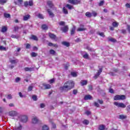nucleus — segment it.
Returning <instances> with one entry per match:
<instances>
[{
    "mask_svg": "<svg viewBox=\"0 0 130 130\" xmlns=\"http://www.w3.org/2000/svg\"><path fill=\"white\" fill-rule=\"evenodd\" d=\"M75 86V82L72 80H69L64 84L63 86L60 87V91L62 92H68L69 90H71Z\"/></svg>",
    "mask_w": 130,
    "mask_h": 130,
    "instance_id": "nucleus-1",
    "label": "nucleus"
},
{
    "mask_svg": "<svg viewBox=\"0 0 130 130\" xmlns=\"http://www.w3.org/2000/svg\"><path fill=\"white\" fill-rule=\"evenodd\" d=\"M114 105H115V106H117V107L120 108H125L126 106L125 105H124V104L122 103H118V102H115L114 103Z\"/></svg>",
    "mask_w": 130,
    "mask_h": 130,
    "instance_id": "nucleus-2",
    "label": "nucleus"
},
{
    "mask_svg": "<svg viewBox=\"0 0 130 130\" xmlns=\"http://www.w3.org/2000/svg\"><path fill=\"white\" fill-rule=\"evenodd\" d=\"M20 120L21 122H27L28 121V117L27 116H21L20 117Z\"/></svg>",
    "mask_w": 130,
    "mask_h": 130,
    "instance_id": "nucleus-3",
    "label": "nucleus"
},
{
    "mask_svg": "<svg viewBox=\"0 0 130 130\" xmlns=\"http://www.w3.org/2000/svg\"><path fill=\"white\" fill-rule=\"evenodd\" d=\"M68 3H69V4H72V5H78V4H80V1L68 0Z\"/></svg>",
    "mask_w": 130,
    "mask_h": 130,
    "instance_id": "nucleus-4",
    "label": "nucleus"
},
{
    "mask_svg": "<svg viewBox=\"0 0 130 130\" xmlns=\"http://www.w3.org/2000/svg\"><path fill=\"white\" fill-rule=\"evenodd\" d=\"M84 24H81L80 25V27H79L77 29V31L78 32H81V31H85L86 30V28L84 27Z\"/></svg>",
    "mask_w": 130,
    "mask_h": 130,
    "instance_id": "nucleus-5",
    "label": "nucleus"
},
{
    "mask_svg": "<svg viewBox=\"0 0 130 130\" xmlns=\"http://www.w3.org/2000/svg\"><path fill=\"white\" fill-rule=\"evenodd\" d=\"M39 122V120L37 118V117H34L31 120V122L34 124H36V123H38Z\"/></svg>",
    "mask_w": 130,
    "mask_h": 130,
    "instance_id": "nucleus-6",
    "label": "nucleus"
},
{
    "mask_svg": "<svg viewBox=\"0 0 130 130\" xmlns=\"http://www.w3.org/2000/svg\"><path fill=\"white\" fill-rule=\"evenodd\" d=\"M43 87H44V89L45 90H47V89H50L51 88V85H50V84H47V83H43Z\"/></svg>",
    "mask_w": 130,
    "mask_h": 130,
    "instance_id": "nucleus-7",
    "label": "nucleus"
},
{
    "mask_svg": "<svg viewBox=\"0 0 130 130\" xmlns=\"http://www.w3.org/2000/svg\"><path fill=\"white\" fill-rule=\"evenodd\" d=\"M18 114V113L15 111H11L9 112L10 116H16Z\"/></svg>",
    "mask_w": 130,
    "mask_h": 130,
    "instance_id": "nucleus-8",
    "label": "nucleus"
},
{
    "mask_svg": "<svg viewBox=\"0 0 130 130\" xmlns=\"http://www.w3.org/2000/svg\"><path fill=\"white\" fill-rule=\"evenodd\" d=\"M9 61L12 64H15L17 63V62H19V60H18L17 59H10Z\"/></svg>",
    "mask_w": 130,
    "mask_h": 130,
    "instance_id": "nucleus-9",
    "label": "nucleus"
},
{
    "mask_svg": "<svg viewBox=\"0 0 130 130\" xmlns=\"http://www.w3.org/2000/svg\"><path fill=\"white\" fill-rule=\"evenodd\" d=\"M61 30H62V31L64 32V33H66V32H68V31L69 30V26H68V25H66L63 27H61Z\"/></svg>",
    "mask_w": 130,
    "mask_h": 130,
    "instance_id": "nucleus-10",
    "label": "nucleus"
},
{
    "mask_svg": "<svg viewBox=\"0 0 130 130\" xmlns=\"http://www.w3.org/2000/svg\"><path fill=\"white\" fill-rule=\"evenodd\" d=\"M22 125H21V124H19V125H16V126H15V130H22Z\"/></svg>",
    "mask_w": 130,
    "mask_h": 130,
    "instance_id": "nucleus-11",
    "label": "nucleus"
},
{
    "mask_svg": "<svg viewBox=\"0 0 130 130\" xmlns=\"http://www.w3.org/2000/svg\"><path fill=\"white\" fill-rule=\"evenodd\" d=\"M48 35L50 38H51V39H53L54 40H55V39H56V36H55V35H54V34L50 32Z\"/></svg>",
    "mask_w": 130,
    "mask_h": 130,
    "instance_id": "nucleus-12",
    "label": "nucleus"
},
{
    "mask_svg": "<svg viewBox=\"0 0 130 130\" xmlns=\"http://www.w3.org/2000/svg\"><path fill=\"white\" fill-rule=\"evenodd\" d=\"M90 99H92V96L91 95L87 94L84 96V100H90Z\"/></svg>",
    "mask_w": 130,
    "mask_h": 130,
    "instance_id": "nucleus-13",
    "label": "nucleus"
},
{
    "mask_svg": "<svg viewBox=\"0 0 130 130\" xmlns=\"http://www.w3.org/2000/svg\"><path fill=\"white\" fill-rule=\"evenodd\" d=\"M87 83H88V81H87V80H81L80 82V84L81 86H85L87 85Z\"/></svg>",
    "mask_w": 130,
    "mask_h": 130,
    "instance_id": "nucleus-14",
    "label": "nucleus"
},
{
    "mask_svg": "<svg viewBox=\"0 0 130 130\" xmlns=\"http://www.w3.org/2000/svg\"><path fill=\"white\" fill-rule=\"evenodd\" d=\"M30 19V15L27 14L23 16V21H27Z\"/></svg>",
    "mask_w": 130,
    "mask_h": 130,
    "instance_id": "nucleus-15",
    "label": "nucleus"
},
{
    "mask_svg": "<svg viewBox=\"0 0 130 130\" xmlns=\"http://www.w3.org/2000/svg\"><path fill=\"white\" fill-rule=\"evenodd\" d=\"M34 69L31 68L26 67V68H24V70L25 71V72H32V71H34Z\"/></svg>",
    "mask_w": 130,
    "mask_h": 130,
    "instance_id": "nucleus-16",
    "label": "nucleus"
},
{
    "mask_svg": "<svg viewBox=\"0 0 130 130\" xmlns=\"http://www.w3.org/2000/svg\"><path fill=\"white\" fill-rule=\"evenodd\" d=\"M99 130H105V125H100L99 126Z\"/></svg>",
    "mask_w": 130,
    "mask_h": 130,
    "instance_id": "nucleus-17",
    "label": "nucleus"
},
{
    "mask_svg": "<svg viewBox=\"0 0 130 130\" xmlns=\"http://www.w3.org/2000/svg\"><path fill=\"white\" fill-rule=\"evenodd\" d=\"M62 44L64 45V46H67V47H69V46H70V43L68 42H62Z\"/></svg>",
    "mask_w": 130,
    "mask_h": 130,
    "instance_id": "nucleus-18",
    "label": "nucleus"
},
{
    "mask_svg": "<svg viewBox=\"0 0 130 130\" xmlns=\"http://www.w3.org/2000/svg\"><path fill=\"white\" fill-rule=\"evenodd\" d=\"M7 30L8 28H7V26H3L2 27L1 31L3 32V33H5V32H7Z\"/></svg>",
    "mask_w": 130,
    "mask_h": 130,
    "instance_id": "nucleus-19",
    "label": "nucleus"
},
{
    "mask_svg": "<svg viewBox=\"0 0 130 130\" xmlns=\"http://www.w3.org/2000/svg\"><path fill=\"white\" fill-rule=\"evenodd\" d=\"M48 13L49 16H51V17L54 16V14H53V13H52V12H51L50 11V10L48 9Z\"/></svg>",
    "mask_w": 130,
    "mask_h": 130,
    "instance_id": "nucleus-20",
    "label": "nucleus"
},
{
    "mask_svg": "<svg viewBox=\"0 0 130 130\" xmlns=\"http://www.w3.org/2000/svg\"><path fill=\"white\" fill-rule=\"evenodd\" d=\"M108 41H110L111 42H116V40L112 38H108Z\"/></svg>",
    "mask_w": 130,
    "mask_h": 130,
    "instance_id": "nucleus-21",
    "label": "nucleus"
},
{
    "mask_svg": "<svg viewBox=\"0 0 130 130\" xmlns=\"http://www.w3.org/2000/svg\"><path fill=\"white\" fill-rule=\"evenodd\" d=\"M119 118L120 119H125V118H126V116L124 115H120L119 116Z\"/></svg>",
    "mask_w": 130,
    "mask_h": 130,
    "instance_id": "nucleus-22",
    "label": "nucleus"
},
{
    "mask_svg": "<svg viewBox=\"0 0 130 130\" xmlns=\"http://www.w3.org/2000/svg\"><path fill=\"white\" fill-rule=\"evenodd\" d=\"M89 122H90L89 121V120H88L87 119H85L83 121V124H85V125H88V124H89Z\"/></svg>",
    "mask_w": 130,
    "mask_h": 130,
    "instance_id": "nucleus-23",
    "label": "nucleus"
},
{
    "mask_svg": "<svg viewBox=\"0 0 130 130\" xmlns=\"http://www.w3.org/2000/svg\"><path fill=\"white\" fill-rule=\"evenodd\" d=\"M75 31H76V26H74L71 30V35L75 34Z\"/></svg>",
    "mask_w": 130,
    "mask_h": 130,
    "instance_id": "nucleus-24",
    "label": "nucleus"
},
{
    "mask_svg": "<svg viewBox=\"0 0 130 130\" xmlns=\"http://www.w3.org/2000/svg\"><path fill=\"white\" fill-rule=\"evenodd\" d=\"M31 39H32V40H35V41H38V38L36 37V36L32 35L31 37Z\"/></svg>",
    "mask_w": 130,
    "mask_h": 130,
    "instance_id": "nucleus-25",
    "label": "nucleus"
},
{
    "mask_svg": "<svg viewBox=\"0 0 130 130\" xmlns=\"http://www.w3.org/2000/svg\"><path fill=\"white\" fill-rule=\"evenodd\" d=\"M119 100H124L125 99V95H119Z\"/></svg>",
    "mask_w": 130,
    "mask_h": 130,
    "instance_id": "nucleus-26",
    "label": "nucleus"
},
{
    "mask_svg": "<svg viewBox=\"0 0 130 130\" xmlns=\"http://www.w3.org/2000/svg\"><path fill=\"white\" fill-rule=\"evenodd\" d=\"M119 24L117 22H113L112 23V25L115 27L116 28V27H118V25Z\"/></svg>",
    "mask_w": 130,
    "mask_h": 130,
    "instance_id": "nucleus-27",
    "label": "nucleus"
},
{
    "mask_svg": "<svg viewBox=\"0 0 130 130\" xmlns=\"http://www.w3.org/2000/svg\"><path fill=\"white\" fill-rule=\"evenodd\" d=\"M62 11H63V13L65 14V15H68V14H69V12L68 11V10H67L65 7L63 8Z\"/></svg>",
    "mask_w": 130,
    "mask_h": 130,
    "instance_id": "nucleus-28",
    "label": "nucleus"
},
{
    "mask_svg": "<svg viewBox=\"0 0 130 130\" xmlns=\"http://www.w3.org/2000/svg\"><path fill=\"white\" fill-rule=\"evenodd\" d=\"M47 5L49 6V7H50V8H52L53 6V4L51 1H48Z\"/></svg>",
    "mask_w": 130,
    "mask_h": 130,
    "instance_id": "nucleus-29",
    "label": "nucleus"
},
{
    "mask_svg": "<svg viewBox=\"0 0 130 130\" xmlns=\"http://www.w3.org/2000/svg\"><path fill=\"white\" fill-rule=\"evenodd\" d=\"M85 16H86V17L88 18H91V17H92V14L91 13L87 12L85 13Z\"/></svg>",
    "mask_w": 130,
    "mask_h": 130,
    "instance_id": "nucleus-30",
    "label": "nucleus"
},
{
    "mask_svg": "<svg viewBox=\"0 0 130 130\" xmlns=\"http://www.w3.org/2000/svg\"><path fill=\"white\" fill-rule=\"evenodd\" d=\"M83 57L84 58L88 59V58H89V55L88 54V53H85L83 55Z\"/></svg>",
    "mask_w": 130,
    "mask_h": 130,
    "instance_id": "nucleus-31",
    "label": "nucleus"
},
{
    "mask_svg": "<svg viewBox=\"0 0 130 130\" xmlns=\"http://www.w3.org/2000/svg\"><path fill=\"white\" fill-rule=\"evenodd\" d=\"M42 28L43 30H47V29H48V27H47V25H46V24H43L42 26Z\"/></svg>",
    "mask_w": 130,
    "mask_h": 130,
    "instance_id": "nucleus-32",
    "label": "nucleus"
},
{
    "mask_svg": "<svg viewBox=\"0 0 130 130\" xmlns=\"http://www.w3.org/2000/svg\"><path fill=\"white\" fill-rule=\"evenodd\" d=\"M49 127L48 126L46 125H44L42 126V129L43 130H48L49 129Z\"/></svg>",
    "mask_w": 130,
    "mask_h": 130,
    "instance_id": "nucleus-33",
    "label": "nucleus"
},
{
    "mask_svg": "<svg viewBox=\"0 0 130 130\" xmlns=\"http://www.w3.org/2000/svg\"><path fill=\"white\" fill-rule=\"evenodd\" d=\"M36 16H37L39 18V19H44V17H43V15L40 13L37 14Z\"/></svg>",
    "mask_w": 130,
    "mask_h": 130,
    "instance_id": "nucleus-34",
    "label": "nucleus"
},
{
    "mask_svg": "<svg viewBox=\"0 0 130 130\" xmlns=\"http://www.w3.org/2000/svg\"><path fill=\"white\" fill-rule=\"evenodd\" d=\"M71 76L74 77H76L78 76V73L76 72H71Z\"/></svg>",
    "mask_w": 130,
    "mask_h": 130,
    "instance_id": "nucleus-35",
    "label": "nucleus"
},
{
    "mask_svg": "<svg viewBox=\"0 0 130 130\" xmlns=\"http://www.w3.org/2000/svg\"><path fill=\"white\" fill-rule=\"evenodd\" d=\"M65 24H66V22L64 21H60L59 22V25L60 26H64Z\"/></svg>",
    "mask_w": 130,
    "mask_h": 130,
    "instance_id": "nucleus-36",
    "label": "nucleus"
},
{
    "mask_svg": "<svg viewBox=\"0 0 130 130\" xmlns=\"http://www.w3.org/2000/svg\"><path fill=\"white\" fill-rule=\"evenodd\" d=\"M49 52H50V54H52L53 55H54V54H55V53H56L55 51L53 50V49L50 50Z\"/></svg>",
    "mask_w": 130,
    "mask_h": 130,
    "instance_id": "nucleus-37",
    "label": "nucleus"
},
{
    "mask_svg": "<svg viewBox=\"0 0 130 130\" xmlns=\"http://www.w3.org/2000/svg\"><path fill=\"white\" fill-rule=\"evenodd\" d=\"M0 50H4V51H6V50H7V48L3 46H1Z\"/></svg>",
    "mask_w": 130,
    "mask_h": 130,
    "instance_id": "nucleus-38",
    "label": "nucleus"
},
{
    "mask_svg": "<svg viewBox=\"0 0 130 130\" xmlns=\"http://www.w3.org/2000/svg\"><path fill=\"white\" fill-rule=\"evenodd\" d=\"M114 100H119V95H116L114 97Z\"/></svg>",
    "mask_w": 130,
    "mask_h": 130,
    "instance_id": "nucleus-39",
    "label": "nucleus"
},
{
    "mask_svg": "<svg viewBox=\"0 0 130 130\" xmlns=\"http://www.w3.org/2000/svg\"><path fill=\"white\" fill-rule=\"evenodd\" d=\"M31 55L32 56V57H36V56H37V53L35 52H32L31 53Z\"/></svg>",
    "mask_w": 130,
    "mask_h": 130,
    "instance_id": "nucleus-40",
    "label": "nucleus"
},
{
    "mask_svg": "<svg viewBox=\"0 0 130 130\" xmlns=\"http://www.w3.org/2000/svg\"><path fill=\"white\" fill-rule=\"evenodd\" d=\"M4 17L5 18H10L11 15H10V14L5 13V14H4Z\"/></svg>",
    "mask_w": 130,
    "mask_h": 130,
    "instance_id": "nucleus-41",
    "label": "nucleus"
},
{
    "mask_svg": "<svg viewBox=\"0 0 130 130\" xmlns=\"http://www.w3.org/2000/svg\"><path fill=\"white\" fill-rule=\"evenodd\" d=\"M67 8H68L69 10H72L73 6H72L70 4H67L66 6Z\"/></svg>",
    "mask_w": 130,
    "mask_h": 130,
    "instance_id": "nucleus-42",
    "label": "nucleus"
},
{
    "mask_svg": "<svg viewBox=\"0 0 130 130\" xmlns=\"http://www.w3.org/2000/svg\"><path fill=\"white\" fill-rule=\"evenodd\" d=\"M86 49H87V50H89V51H94V49H92V48L90 47H87Z\"/></svg>",
    "mask_w": 130,
    "mask_h": 130,
    "instance_id": "nucleus-43",
    "label": "nucleus"
},
{
    "mask_svg": "<svg viewBox=\"0 0 130 130\" xmlns=\"http://www.w3.org/2000/svg\"><path fill=\"white\" fill-rule=\"evenodd\" d=\"M7 2V0H0V4L3 5V4H6Z\"/></svg>",
    "mask_w": 130,
    "mask_h": 130,
    "instance_id": "nucleus-44",
    "label": "nucleus"
},
{
    "mask_svg": "<svg viewBox=\"0 0 130 130\" xmlns=\"http://www.w3.org/2000/svg\"><path fill=\"white\" fill-rule=\"evenodd\" d=\"M104 4V1H101L100 3L99 4V6H100V7H101L103 6Z\"/></svg>",
    "mask_w": 130,
    "mask_h": 130,
    "instance_id": "nucleus-45",
    "label": "nucleus"
},
{
    "mask_svg": "<svg viewBox=\"0 0 130 130\" xmlns=\"http://www.w3.org/2000/svg\"><path fill=\"white\" fill-rule=\"evenodd\" d=\"M11 37L12 38H16V39H18V38H19V36H17V35H12L11 36Z\"/></svg>",
    "mask_w": 130,
    "mask_h": 130,
    "instance_id": "nucleus-46",
    "label": "nucleus"
},
{
    "mask_svg": "<svg viewBox=\"0 0 130 130\" xmlns=\"http://www.w3.org/2000/svg\"><path fill=\"white\" fill-rule=\"evenodd\" d=\"M20 29V27L18 26H14V31L16 32V31H18Z\"/></svg>",
    "mask_w": 130,
    "mask_h": 130,
    "instance_id": "nucleus-47",
    "label": "nucleus"
},
{
    "mask_svg": "<svg viewBox=\"0 0 130 130\" xmlns=\"http://www.w3.org/2000/svg\"><path fill=\"white\" fill-rule=\"evenodd\" d=\"M32 98L34 101H37V96L36 95H32Z\"/></svg>",
    "mask_w": 130,
    "mask_h": 130,
    "instance_id": "nucleus-48",
    "label": "nucleus"
},
{
    "mask_svg": "<svg viewBox=\"0 0 130 130\" xmlns=\"http://www.w3.org/2000/svg\"><path fill=\"white\" fill-rule=\"evenodd\" d=\"M99 35H100V36H101L102 37H105V35H104V32H99Z\"/></svg>",
    "mask_w": 130,
    "mask_h": 130,
    "instance_id": "nucleus-49",
    "label": "nucleus"
},
{
    "mask_svg": "<svg viewBox=\"0 0 130 130\" xmlns=\"http://www.w3.org/2000/svg\"><path fill=\"white\" fill-rule=\"evenodd\" d=\"M28 5L29 6H30V7H32V6H33V1H29L28 2Z\"/></svg>",
    "mask_w": 130,
    "mask_h": 130,
    "instance_id": "nucleus-50",
    "label": "nucleus"
},
{
    "mask_svg": "<svg viewBox=\"0 0 130 130\" xmlns=\"http://www.w3.org/2000/svg\"><path fill=\"white\" fill-rule=\"evenodd\" d=\"M54 82V79H52L49 80V83H50V84H53Z\"/></svg>",
    "mask_w": 130,
    "mask_h": 130,
    "instance_id": "nucleus-51",
    "label": "nucleus"
},
{
    "mask_svg": "<svg viewBox=\"0 0 130 130\" xmlns=\"http://www.w3.org/2000/svg\"><path fill=\"white\" fill-rule=\"evenodd\" d=\"M32 89H33V86H29L28 87V91H32Z\"/></svg>",
    "mask_w": 130,
    "mask_h": 130,
    "instance_id": "nucleus-52",
    "label": "nucleus"
},
{
    "mask_svg": "<svg viewBox=\"0 0 130 130\" xmlns=\"http://www.w3.org/2000/svg\"><path fill=\"white\" fill-rule=\"evenodd\" d=\"M21 80V78L20 77H17L15 79V82L16 83H18V82Z\"/></svg>",
    "mask_w": 130,
    "mask_h": 130,
    "instance_id": "nucleus-53",
    "label": "nucleus"
},
{
    "mask_svg": "<svg viewBox=\"0 0 130 130\" xmlns=\"http://www.w3.org/2000/svg\"><path fill=\"white\" fill-rule=\"evenodd\" d=\"M31 47V45L29 44H27L26 45V48L29 49Z\"/></svg>",
    "mask_w": 130,
    "mask_h": 130,
    "instance_id": "nucleus-54",
    "label": "nucleus"
},
{
    "mask_svg": "<svg viewBox=\"0 0 130 130\" xmlns=\"http://www.w3.org/2000/svg\"><path fill=\"white\" fill-rule=\"evenodd\" d=\"M127 30L128 31V32L130 34V25H127Z\"/></svg>",
    "mask_w": 130,
    "mask_h": 130,
    "instance_id": "nucleus-55",
    "label": "nucleus"
},
{
    "mask_svg": "<svg viewBox=\"0 0 130 130\" xmlns=\"http://www.w3.org/2000/svg\"><path fill=\"white\" fill-rule=\"evenodd\" d=\"M85 114L86 115H90L91 114V112L89 111H86L85 112Z\"/></svg>",
    "mask_w": 130,
    "mask_h": 130,
    "instance_id": "nucleus-56",
    "label": "nucleus"
},
{
    "mask_svg": "<svg viewBox=\"0 0 130 130\" xmlns=\"http://www.w3.org/2000/svg\"><path fill=\"white\" fill-rule=\"evenodd\" d=\"M7 98V99H9V100L12 99V95L8 94Z\"/></svg>",
    "mask_w": 130,
    "mask_h": 130,
    "instance_id": "nucleus-57",
    "label": "nucleus"
},
{
    "mask_svg": "<svg viewBox=\"0 0 130 130\" xmlns=\"http://www.w3.org/2000/svg\"><path fill=\"white\" fill-rule=\"evenodd\" d=\"M99 76H100V74L99 73H96L94 76V79H96Z\"/></svg>",
    "mask_w": 130,
    "mask_h": 130,
    "instance_id": "nucleus-58",
    "label": "nucleus"
},
{
    "mask_svg": "<svg viewBox=\"0 0 130 130\" xmlns=\"http://www.w3.org/2000/svg\"><path fill=\"white\" fill-rule=\"evenodd\" d=\"M125 7H126L127 8L130 9V3H126L125 5Z\"/></svg>",
    "mask_w": 130,
    "mask_h": 130,
    "instance_id": "nucleus-59",
    "label": "nucleus"
},
{
    "mask_svg": "<svg viewBox=\"0 0 130 130\" xmlns=\"http://www.w3.org/2000/svg\"><path fill=\"white\" fill-rule=\"evenodd\" d=\"M101 73H102V68H100L98 71V74H100L101 75Z\"/></svg>",
    "mask_w": 130,
    "mask_h": 130,
    "instance_id": "nucleus-60",
    "label": "nucleus"
},
{
    "mask_svg": "<svg viewBox=\"0 0 130 130\" xmlns=\"http://www.w3.org/2000/svg\"><path fill=\"white\" fill-rule=\"evenodd\" d=\"M40 107L41 108H44V107H45V105L44 104H41Z\"/></svg>",
    "mask_w": 130,
    "mask_h": 130,
    "instance_id": "nucleus-61",
    "label": "nucleus"
},
{
    "mask_svg": "<svg viewBox=\"0 0 130 130\" xmlns=\"http://www.w3.org/2000/svg\"><path fill=\"white\" fill-rule=\"evenodd\" d=\"M94 106H96V107H99V104L97 102H94Z\"/></svg>",
    "mask_w": 130,
    "mask_h": 130,
    "instance_id": "nucleus-62",
    "label": "nucleus"
},
{
    "mask_svg": "<svg viewBox=\"0 0 130 130\" xmlns=\"http://www.w3.org/2000/svg\"><path fill=\"white\" fill-rule=\"evenodd\" d=\"M29 5V3H28V2H24V6L25 7H27Z\"/></svg>",
    "mask_w": 130,
    "mask_h": 130,
    "instance_id": "nucleus-63",
    "label": "nucleus"
},
{
    "mask_svg": "<svg viewBox=\"0 0 130 130\" xmlns=\"http://www.w3.org/2000/svg\"><path fill=\"white\" fill-rule=\"evenodd\" d=\"M92 15L93 17H96V16H97V13L95 12H92Z\"/></svg>",
    "mask_w": 130,
    "mask_h": 130,
    "instance_id": "nucleus-64",
    "label": "nucleus"
}]
</instances>
